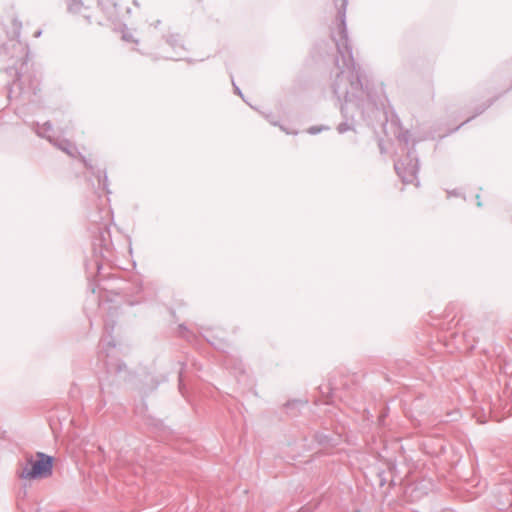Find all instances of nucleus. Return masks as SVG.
Listing matches in <instances>:
<instances>
[{
	"mask_svg": "<svg viewBox=\"0 0 512 512\" xmlns=\"http://www.w3.org/2000/svg\"><path fill=\"white\" fill-rule=\"evenodd\" d=\"M30 468H25L20 473L23 479L44 478L51 475L53 458L42 453L37 454L36 460H29Z\"/></svg>",
	"mask_w": 512,
	"mask_h": 512,
	"instance_id": "f257e3e1",
	"label": "nucleus"
}]
</instances>
